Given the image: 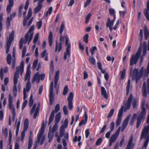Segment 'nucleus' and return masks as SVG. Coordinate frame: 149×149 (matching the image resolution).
<instances>
[{
	"mask_svg": "<svg viewBox=\"0 0 149 149\" xmlns=\"http://www.w3.org/2000/svg\"><path fill=\"white\" fill-rule=\"evenodd\" d=\"M34 25H32L28 32L25 35L24 41L25 44H26L28 42V44H29L32 40L33 34V31H34Z\"/></svg>",
	"mask_w": 149,
	"mask_h": 149,
	"instance_id": "nucleus-6",
	"label": "nucleus"
},
{
	"mask_svg": "<svg viewBox=\"0 0 149 149\" xmlns=\"http://www.w3.org/2000/svg\"><path fill=\"white\" fill-rule=\"evenodd\" d=\"M91 16V14L90 13H88L86 16L85 18V24H87L88 22L89 19Z\"/></svg>",
	"mask_w": 149,
	"mask_h": 149,
	"instance_id": "nucleus-47",
	"label": "nucleus"
},
{
	"mask_svg": "<svg viewBox=\"0 0 149 149\" xmlns=\"http://www.w3.org/2000/svg\"><path fill=\"white\" fill-rule=\"evenodd\" d=\"M54 111L53 110L50 116L48 123L49 125H50L53 121L54 118Z\"/></svg>",
	"mask_w": 149,
	"mask_h": 149,
	"instance_id": "nucleus-28",
	"label": "nucleus"
},
{
	"mask_svg": "<svg viewBox=\"0 0 149 149\" xmlns=\"http://www.w3.org/2000/svg\"><path fill=\"white\" fill-rule=\"evenodd\" d=\"M42 7V4L38 3V6L36 7L34 10V13H38L41 9Z\"/></svg>",
	"mask_w": 149,
	"mask_h": 149,
	"instance_id": "nucleus-24",
	"label": "nucleus"
},
{
	"mask_svg": "<svg viewBox=\"0 0 149 149\" xmlns=\"http://www.w3.org/2000/svg\"><path fill=\"white\" fill-rule=\"evenodd\" d=\"M29 122L28 119H26L24 122V131H26L29 127Z\"/></svg>",
	"mask_w": 149,
	"mask_h": 149,
	"instance_id": "nucleus-25",
	"label": "nucleus"
},
{
	"mask_svg": "<svg viewBox=\"0 0 149 149\" xmlns=\"http://www.w3.org/2000/svg\"><path fill=\"white\" fill-rule=\"evenodd\" d=\"M8 106L9 109L12 111V113H16L15 108L14 107L12 103L8 104Z\"/></svg>",
	"mask_w": 149,
	"mask_h": 149,
	"instance_id": "nucleus-38",
	"label": "nucleus"
},
{
	"mask_svg": "<svg viewBox=\"0 0 149 149\" xmlns=\"http://www.w3.org/2000/svg\"><path fill=\"white\" fill-rule=\"evenodd\" d=\"M143 13L146 19L149 21V0L147 2V9H144Z\"/></svg>",
	"mask_w": 149,
	"mask_h": 149,
	"instance_id": "nucleus-15",
	"label": "nucleus"
},
{
	"mask_svg": "<svg viewBox=\"0 0 149 149\" xmlns=\"http://www.w3.org/2000/svg\"><path fill=\"white\" fill-rule=\"evenodd\" d=\"M133 97V95L131 94L127 101V103L125 105L124 110V112H126L127 110L129 109H130Z\"/></svg>",
	"mask_w": 149,
	"mask_h": 149,
	"instance_id": "nucleus-12",
	"label": "nucleus"
},
{
	"mask_svg": "<svg viewBox=\"0 0 149 149\" xmlns=\"http://www.w3.org/2000/svg\"><path fill=\"white\" fill-rule=\"evenodd\" d=\"M142 93L143 96L146 97L147 94L146 92V82H144L142 87Z\"/></svg>",
	"mask_w": 149,
	"mask_h": 149,
	"instance_id": "nucleus-22",
	"label": "nucleus"
},
{
	"mask_svg": "<svg viewBox=\"0 0 149 149\" xmlns=\"http://www.w3.org/2000/svg\"><path fill=\"white\" fill-rule=\"evenodd\" d=\"M81 139V136H79L78 137H77V136H75V137L74 139L73 140V141L74 142H76L77 141L79 142L78 143V146L79 147L81 144V143L80 142H79Z\"/></svg>",
	"mask_w": 149,
	"mask_h": 149,
	"instance_id": "nucleus-31",
	"label": "nucleus"
},
{
	"mask_svg": "<svg viewBox=\"0 0 149 149\" xmlns=\"http://www.w3.org/2000/svg\"><path fill=\"white\" fill-rule=\"evenodd\" d=\"M88 34H86L84 35L83 37V40L86 43H88Z\"/></svg>",
	"mask_w": 149,
	"mask_h": 149,
	"instance_id": "nucleus-43",
	"label": "nucleus"
},
{
	"mask_svg": "<svg viewBox=\"0 0 149 149\" xmlns=\"http://www.w3.org/2000/svg\"><path fill=\"white\" fill-rule=\"evenodd\" d=\"M97 49V48L96 47L94 46L92 47L90 50L91 54L93 55L94 54V51Z\"/></svg>",
	"mask_w": 149,
	"mask_h": 149,
	"instance_id": "nucleus-61",
	"label": "nucleus"
},
{
	"mask_svg": "<svg viewBox=\"0 0 149 149\" xmlns=\"http://www.w3.org/2000/svg\"><path fill=\"white\" fill-rule=\"evenodd\" d=\"M102 141V138H99L98 140L96 141L95 144L96 145L98 146L100 145Z\"/></svg>",
	"mask_w": 149,
	"mask_h": 149,
	"instance_id": "nucleus-63",
	"label": "nucleus"
},
{
	"mask_svg": "<svg viewBox=\"0 0 149 149\" xmlns=\"http://www.w3.org/2000/svg\"><path fill=\"white\" fill-rule=\"evenodd\" d=\"M39 38V34L37 33L33 41L34 44H35Z\"/></svg>",
	"mask_w": 149,
	"mask_h": 149,
	"instance_id": "nucleus-57",
	"label": "nucleus"
},
{
	"mask_svg": "<svg viewBox=\"0 0 149 149\" xmlns=\"http://www.w3.org/2000/svg\"><path fill=\"white\" fill-rule=\"evenodd\" d=\"M50 66L51 71L53 72L54 71V65L53 61L52 60H51L50 61Z\"/></svg>",
	"mask_w": 149,
	"mask_h": 149,
	"instance_id": "nucleus-53",
	"label": "nucleus"
},
{
	"mask_svg": "<svg viewBox=\"0 0 149 149\" xmlns=\"http://www.w3.org/2000/svg\"><path fill=\"white\" fill-rule=\"evenodd\" d=\"M24 62L22 61L21 63L20 66H18L16 67V71L15 72L14 76V86L13 87V91L14 93H17V88L16 85L17 84L18 81V79L19 77V72L21 75H22L24 71Z\"/></svg>",
	"mask_w": 149,
	"mask_h": 149,
	"instance_id": "nucleus-2",
	"label": "nucleus"
},
{
	"mask_svg": "<svg viewBox=\"0 0 149 149\" xmlns=\"http://www.w3.org/2000/svg\"><path fill=\"white\" fill-rule=\"evenodd\" d=\"M145 99H143L142 101L141 105L142 111L137 119L136 128H138L140 126L142 121L144 120L146 116V109L144 107L145 104Z\"/></svg>",
	"mask_w": 149,
	"mask_h": 149,
	"instance_id": "nucleus-3",
	"label": "nucleus"
},
{
	"mask_svg": "<svg viewBox=\"0 0 149 149\" xmlns=\"http://www.w3.org/2000/svg\"><path fill=\"white\" fill-rule=\"evenodd\" d=\"M12 19L11 18H9V17H8L7 18L6 20V25L7 28H9L10 25V21H11Z\"/></svg>",
	"mask_w": 149,
	"mask_h": 149,
	"instance_id": "nucleus-40",
	"label": "nucleus"
},
{
	"mask_svg": "<svg viewBox=\"0 0 149 149\" xmlns=\"http://www.w3.org/2000/svg\"><path fill=\"white\" fill-rule=\"evenodd\" d=\"M120 130V127H119L116 131L115 133L113 134L111 136L109 140V146H111L112 143H114L118 137Z\"/></svg>",
	"mask_w": 149,
	"mask_h": 149,
	"instance_id": "nucleus-10",
	"label": "nucleus"
},
{
	"mask_svg": "<svg viewBox=\"0 0 149 149\" xmlns=\"http://www.w3.org/2000/svg\"><path fill=\"white\" fill-rule=\"evenodd\" d=\"M141 52V46L135 55H133L130 60V65L132 66L134 64H136L138 61V59Z\"/></svg>",
	"mask_w": 149,
	"mask_h": 149,
	"instance_id": "nucleus-7",
	"label": "nucleus"
},
{
	"mask_svg": "<svg viewBox=\"0 0 149 149\" xmlns=\"http://www.w3.org/2000/svg\"><path fill=\"white\" fill-rule=\"evenodd\" d=\"M12 6H11L9 4L7 6L6 10L8 13L9 14L10 12L11 11V8Z\"/></svg>",
	"mask_w": 149,
	"mask_h": 149,
	"instance_id": "nucleus-55",
	"label": "nucleus"
},
{
	"mask_svg": "<svg viewBox=\"0 0 149 149\" xmlns=\"http://www.w3.org/2000/svg\"><path fill=\"white\" fill-rule=\"evenodd\" d=\"M88 60L91 64L94 65L95 64V60L93 57L89 56Z\"/></svg>",
	"mask_w": 149,
	"mask_h": 149,
	"instance_id": "nucleus-32",
	"label": "nucleus"
},
{
	"mask_svg": "<svg viewBox=\"0 0 149 149\" xmlns=\"http://www.w3.org/2000/svg\"><path fill=\"white\" fill-rule=\"evenodd\" d=\"M43 134L42 133H39L38 134L37 136V140L36 141L35 143H36L37 144L40 142L41 138Z\"/></svg>",
	"mask_w": 149,
	"mask_h": 149,
	"instance_id": "nucleus-39",
	"label": "nucleus"
},
{
	"mask_svg": "<svg viewBox=\"0 0 149 149\" xmlns=\"http://www.w3.org/2000/svg\"><path fill=\"white\" fill-rule=\"evenodd\" d=\"M32 133V132L31 131L30 132V136H29L28 143V149H31L33 143L32 139L31 138Z\"/></svg>",
	"mask_w": 149,
	"mask_h": 149,
	"instance_id": "nucleus-27",
	"label": "nucleus"
},
{
	"mask_svg": "<svg viewBox=\"0 0 149 149\" xmlns=\"http://www.w3.org/2000/svg\"><path fill=\"white\" fill-rule=\"evenodd\" d=\"M30 72H26L24 78L25 81L27 80V82L29 81L30 78Z\"/></svg>",
	"mask_w": 149,
	"mask_h": 149,
	"instance_id": "nucleus-33",
	"label": "nucleus"
},
{
	"mask_svg": "<svg viewBox=\"0 0 149 149\" xmlns=\"http://www.w3.org/2000/svg\"><path fill=\"white\" fill-rule=\"evenodd\" d=\"M38 59H36L33 62V66H32V68H33V70H34L36 69V68L37 66V65L38 63Z\"/></svg>",
	"mask_w": 149,
	"mask_h": 149,
	"instance_id": "nucleus-45",
	"label": "nucleus"
},
{
	"mask_svg": "<svg viewBox=\"0 0 149 149\" xmlns=\"http://www.w3.org/2000/svg\"><path fill=\"white\" fill-rule=\"evenodd\" d=\"M33 95H31L30 97V98L29 100V107H31L33 104Z\"/></svg>",
	"mask_w": 149,
	"mask_h": 149,
	"instance_id": "nucleus-44",
	"label": "nucleus"
},
{
	"mask_svg": "<svg viewBox=\"0 0 149 149\" xmlns=\"http://www.w3.org/2000/svg\"><path fill=\"white\" fill-rule=\"evenodd\" d=\"M147 71L146 69H144L143 67H142L140 70V71L138 72V70L136 68L134 69L133 72V73L132 74L133 77L136 79V82L138 83L139 80L141 79V77L144 74L145 77H147L146 76Z\"/></svg>",
	"mask_w": 149,
	"mask_h": 149,
	"instance_id": "nucleus-4",
	"label": "nucleus"
},
{
	"mask_svg": "<svg viewBox=\"0 0 149 149\" xmlns=\"http://www.w3.org/2000/svg\"><path fill=\"white\" fill-rule=\"evenodd\" d=\"M133 141V137L131 136L125 149H133L134 144L132 143Z\"/></svg>",
	"mask_w": 149,
	"mask_h": 149,
	"instance_id": "nucleus-16",
	"label": "nucleus"
},
{
	"mask_svg": "<svg viewBox=\"0 0 149 149\" xmlns=\"http://www.w3.org/2000/svg\"><path fill=\"white\" fill-rule=\"evenodd\" d=\"M63 126L61 127L60 128V131L59 133V135L61 137H62L64 135L65 132V128H63Z\"/></svg>",
	"mask_w": 149,
	"mask_h": 149,
	"instance_id": "nucleus-37",
	"label": "nucleus"
},
{
	"mask_svg": "<svg viewBox=\"0 0 149 149\" xmlns=\"http://www.w3.org/2000/svg\"><path fill=\"white\" fill-rule=\"evenodd\" d=\"M12 57L10 54H8L6 57V61L8 64L10 65L11 63Z\"/></svg>",
	"mask_w": 149,
	"mask_h": 149,
	"instance_id": "nucleus-35",
	"label": "nucleus"
},
{
	"mask_svg": "<svg viewBox=\"0 0 149 149\" xmlns=\"http://www.w3.org/2000/svg\"><path fill=\"white\" fill-rule=\"evenodd\" d=\"M131 80L130 79L128 80L127 86L126 88V95H128L129 93V91L130 87Z\"/></svg>",
	"mask_w": 149,
	"mask_h": 149,
	"instance_id": "nucleus-30",
	"label": "nucleus"
},
{
	"mask_svg": "<svg viewBox=\"0 0 149 149\" xmlns=\"http://www.w3.org/2000/svg\"><path fill=\"white\" fill-rule=\"evenodd\" d=\"M65 38L66 40H65V45L67 46L66 51L65 52L64 56V59L65 60L67 58V56H68L69 57L70 56V48L71 47V45L70 42H69V39L68 37L67 36H65Z\"/></svg>",
	"mask_w": 149,
	"mask_h": 149,
	"instance_id": "nucleus-8",
	"label": "nucleus"
},
{
	"mask_svg": "<svg viewBox=\"0 0 149 149\" xmlns=\"http://www.w3.org/2000/svg\"><path fill=\"white\" fill-rule=\"evenodd\" d=\"M124 108V106H122L119 111L118 115V119L116 123L117 126H119L121 123Z\"/></svg>",
	"mask_w": 149,
	"mask_h": 149,
	"instance_id": "nucleus-11",
	"label": "nucleus"
},
{
	"mask_svg": "<svg viewBox=\"0 0 149 149\" xmlns=\"http://www.w3.org/2000/svg\"><path fill=\"white\" fill-rule=\"evenodd\" d=\"M48 55V53H47L46 50H45L42 52L41 54V56L42 58H44L45 56Z\"/></svg>",
	"mask_w": 149,
	"mask_h": 149,
	"instance_id": "nucleus-52",
	"label": "nucleus"
},
{
	"mask_svg": "<svg viewBox=\"0 0 149 149\" xmlns=\"http://www.w3.org/2000/svg\"><path fill=\"white\" fill-rule=\"evenodd\" d=\"M31 88V84L30 81L27 82L26 88H24L23 90V99L24 101L23 102L22 109L23 110L26 107L27 103V100H26L27 97L26 92H29Z\"/></svg>",
	"mask_w": 149,
	"mask_h": 149,
	"instance_id": "nucleus-5",
	"label": "nucleus"
},
{
	"mask_svg": "<svg viewBox=\"0 0 149 149\" xmlns=\"http://www.w3.org/2000/svg\"><path fill=\"white\" fill-rule=\"evenodd\" d=\"M113 23L114 22L111 20L109 17H108L106 22V25L107 27L112 26L113 25Z\"/></svg>",
	"mask_w": 149,
	"mask_h": 149,
	"instance_id": "nucleus-29",
	"label": "nucleus"
},
{
	"mask_svg": "<svg viewBox=\"0 0 149 149\" xmlns=\"http://www.w3.org/2000/svg\"><path fill=\"white\" fill-rule=\"evenodd\" d=\"M114 123L113 122H112L111 123L109 127L110 131L112 132L113 130H114Z\"/></svg>",
	"mask_w": 149,
	"mask_h": 149,
	"instance_id": "nucleus-59",
	"label": "nucleus"
},
{
	"mask_svg": "<svg viewBox=\"0 0 149 149\" xmlns=\"http://www.w3.org/2000/svg\"><path fill=\"white\" fill-rule=\"evenodd\" d=\"M52 11V7H50L49 8L48 11H47L46 13L45 14V16L46 17H47L48 15V14L49 15L51 14Z\"/></svg>",
	"mask_w": 149,
	"mask_h": 149,
	"instance_id": "nucleus-48",
	"label": "nucleus"
},
{
	"mask_svg": "<svg viewBox=\"0 0 149 149\" xmlns=\"http://www.w3.org/2000/svg\"><path fill=\"white\" fill-rule=\"evenodd\" d=\"M64 27V24L63 23L62 24L60 28L59 33L61 34L60 38V42H61L62 43H63L64 40V37L62 36V33L63 31Z\"/></svg>",
	"mask_w": 149,
	"mask_h": 149,
	"instance_id": "nucleus-17",
	"label": "nucleus"
},
{
	"mask_svg": "<svg viewBox=\"0 0 149 149\" xmlns=\"http://www.w3.org/2000/svg\"><path fill=\"white\" fill-rule=\"evenodd\" d=\"M36 104H34L33 105L30 112V114H32L35 111V110L36 108Z\"/></svg>",
	"mask_w": 149,
	"mask_h": 149,
	"instance_id": "nucleus-54",
	"label": "nucleus"
},
{
	"mask_svg": "<svg viewBox=\"0 0 149 149\" xmlns=\"http://www.w3.org/2000/svg\"><path fill=\"white\" fill-rule=\"evenodd\" d=\"M101 94L106 99L108 98V95L107 94L106 91L105 90V88L102 87L101 88Z\"/></svg>",
	"mask_w": 149,
	"mask_h": 149,
	"instance_id": "nucleus-23",
	"label": "nucleus"
},
{
	"mask_svg": "<svg viewBox=\"0 0 149 149\" xmlns=\"http://www.w3.org/2000/svg\"><path fill=\"white\" fill-rule=\"evenodd\" d=\"M146 140L144 142L143 146L142 148V149H146L148 146V143L149 141V139L146 138Z\"/></svg>",
	"mask_w": 149,
	"mask_h": 149,
	"instance_id": "nucleus-36",
	"label": "nucleus"
},
{
	"mask_svg": "<svg viewBox=\"0 0 149 149\" xmlns=\"http://www.w3.org/2000/svg\"><path fill=\"white\" fill-rule=\"evenodd\" d=\"M42 24V22L41 21H40L37 22V25L38 29H39L41 28Z\"/></svg>",
	"mask_w": 149,
	"mask_h": 149,
	"instance_id": "nucleus-64",
	"label": "nucleus"
},
{
	"mask_svg": "<svg viewBox=\"0 0 149 149\" xmlns=\"http://www.w3.org/2000/svg\"><path fill=\"white\" fill-rule=\"evenodd\" d=\"M14 31H13L10 34L9 36V39L7 40L6 42V52L7 54H8L9 52L10 45L14 39Z\"/></svg>",
	"mask_w": 149,
	"mask_h": 149,
	"instance_id": "nucleus-9",
	"label": "nucleus"
},
{
	"mask_svg": "<svg viewBox=\"0 0 149 149\" xmlns=\"http://www.w3.org/2000/svg\"><path fill=\"white\" fill-rule=\"evenodd\" d=\"M120 22H121L120 21V19H118V21H117L115 25L113 27V29L114 30H116L117 29L118 26V25L119 23H120Z\"/></svg>",
	"mask_w": 149,
	"mask_h": 149,
	"instance_id": "nucleus-60",
	"label": "nucleus"
},
{
	"mask_svg": "<svg viewBox=\"0 0 149 149\" xmlns=\"http://www.w3.org/2000/svg\"><path fill=\"white\" fill-rule=\"evenodd\" d=\"M45 127V125H44V121H43L41 126V131L39 133H42V134H43L44 131Z\"/></svg>",
	"mask_w": 149,
	"mask_h": 149,
	"instance_id": "nucleus-56",
	"label": "nucleus"
},
{
	"mask_svg": "<svg viewBox=\"0 0 149 149\" xmlns=\"http://www.w3.org/2000/svg\"><path fill=\"white\" fill-rule=\"evenodd\" d=\"M60 109V105L59 104H57L55 107L54 113H57Z\"/></svg>",
	"mask_w": 149,
	"mask_h": 149,
	"instance_id": "nucleus-50",
	"label": "nucleus"
},
{
	"mask_svg": "<svg viewBox=\"0 0 149 149\" xmlns=\"http://www.w3.org/2000/svg\"><path fill=\"white\" fill-rule=\"evenodd\" d=\"M61 117V113L60 112L58 113L55 116V123L51 128V126L49 127V130L48 134V138L49 139L48 142H50L52 140L53 136L54 133L56 132L58 129V123L60 121Z\"/></svg>",
	"mask_w": 149,
	"mask_h": 149,
	"instance_id": "nucleus-1",
	"label": "nucleus"
},
{
	"mask_svg": "<svg viewBox=\"0 0 149 149\" xmlns=\"http://www.w3.org/2000/svg\"><path fill=\"white\" fill-rule=\"evenodd\" d=\"M23 38H22L19 42V49H21L22 47L23 46Z\"/></svg>",
	"mask_w": 149,
	"mask_h": 149,
	"instance_id": "nucleus-58",
	"label": "nucleus"
},
{
	"mask_svg": "<svg viewBox=\"0 0 149 149\" xmlns=\"http://www.w3.org/2000/svg\"><path fill=\"white\" fill-rule=\"evenodd\" d=\"M48 41L50 46H52L53 42V35L51 31L50 32L48 37Z\"/></svg>",
	"mask_w": 149,
	"mask_h": 149,
	"instance_id": "nucleus-26",
	"label": "nucleus"
},
{
	"mask_svg": "<svg viewBox=\"0 0 149 149\" xmlns=\"http://www.w3.org/2000/svg\"><path fill=\"white\" fill-rule=\"evenodd\" d=\"M3 133L5 135L6 138L8 135V129L7 128H5L4 130H3Z\"/></svg>",
	"mask_w": 149,
	"mask_h": 149,
	"instance_id": "nucleus-62",
	"label": "nucleus"
},
{
	"mask_svg": "<svg viewBox=\"0 0 149 149\" xmlns=\"http://www.w3.org/2000/svg\"><path fill=\"white\" fill-rule=\"evenodd\" d=\"M68 86L66 85L64 89L63 90V95H66L68 91Z\"/></svg>",
	"mask_w": 149,
	"mask_h": 149,
	"instance_id": "nucleus-51",
	"label": "nucleus"
},
{
	"mask_svg": "<svg viewBox=\"0 0 149 149\" xmlns=\"http://www.w3.org/2000/svg\"><path fill=\"white\" fill-rule=\"evenodd\" d=\"M114 111V110L113 109H112L110 110L107 116V118H109L112 116L113 114Z\"/></svg>",
	"mask_w": 149,
	"mask_h": 149,
	"instance_id": "nucleus-46",
	"label": "nucleus"
},
{
	"mask_svg": "<svg viewBox=\"0 0 149 149\" xmlns=\"http://www.w3.org/2000/svg\"><path fill=\"white\" fill-rule=\"evenodd\" d=\"M68 125V119H65L64 120L63 124L62 125L61 127L63 126V128H65L67 127Z\"/></svg>",
	"mask_w": 149,
	"mask_h": 149,
	"instance_id": "nucleus-42",
	"label": "nucleus"
},
{
	"mask_svg": "<svg viewBox=\"0 0 149 149\" xmlns=\"http://www.w3.org/2000/svg\"><path fill=\"white\" fill-rule=\"evenodd\" d=\"M73 98V94L71 92L69 94L68 98V108L70 110H72L73 108L72 101Z\"/></svg>",
	"mask_w": 149,
	"mask_h": 149,
	"instance_id": "nucleus-13",
	"label": "nucleus"
},
{
	"mask_svg": "<svg viewBox=\"0 0 149 149\" xmlns=\"http://www.w3.org/2000/svg\"><path fill=\"white\" fill-rule=\"evenodd\" d=\"M40 81L39 74L38 72H37L34 76L32 80V83H33L36 81L38 83H39Z\"/></svg>",
	"mask_w": 149,
	"mask_h": 149,
	"instance_id": "nucleus-20",
	"label": "nucleus"
},
{
	"mask_svg": "<svg viewBox=\"0 0 149 149\" xmlns=\"http://www.w3.org/2000/svg\"><path fill=\"white\" fill-rule=\"evenodd\" d=\"M86 112V111H85L84 115L83 116V120H81L79 124V126H81L83 125H85L86 123L88 118V116Z\"/></svg>",
	"mask_w": 149,
	"mask_h": 149,
	"instance_id": "nucleus-18",
	"label": "nucleus"
},
{
	"mask_svg": "<svg viewBox=\"0 0 149 149\" xmlns=\"http://www.w3.org/2000/svg\"><path fill=\"white\" fill-rule=\"evenodd\" d=\"M62 43L61 42H60L58 44L57 42H56V46L55 49V52H56L57 51L59 52L61 51L62 48Z\"/></svg>",
	"mask_w": 149,
	"mask_h": 149,
	"instance_id": "nucleus-19",
	"label": "nucleus"
},
{
	"mask_svg": "<svg viewBox=\"0 0 149 149\" xmlns=\"http://www.w3.org/2000/svg\"><path fill=\"white\" fill-rule=\"evenodd\" d=\"M137 114L136 113H134L132 116V119L130 122V125H132L134 122L135 118Z\"/></svg>",
	"mask_w": 149,
	"mask_h": 149,
	"instance_id": "nucleus-34",
	"label": "nucleus"
},
{
	"mask_svg": "<svg viewBox=\"0 0 149 149\" xmlns=\"http://www.w3.org/2000/svg\"><path fill=\"white\" fill-rule=\"evenodd\" d=\"M63 111L65 115H66L68 113V109L66 105L64 106L63 108Z\"/></svg>",
	"mask_w": 149,
	"mask_h": 149,
	"instance_id": "nucleus-49",
	"label": "nucleus"
},
{
	"mask_svg": "<svg viewBox=\"0 0 149 149\" xmlns=\"http://www.w3.org/2000/svg\"><path fill=\"white\" fill-rule=\"evenodd\" d=\"M137 103L138 102H137L136 99H134L133 100L132 103V106L133 107V109H135L137 108Z\"/></svg>",
	"mask_w": 149,
	"mask_h": 149,
	"instance_id": "nucleus-41",
	"label": "nucleus"
},
{
	"mask_svg": "<svg viewBox=\"0 0 149 149\" xmlns=\"http://www.w3.org/2000/svg\"><path fill=\"white\" fill-rule=\"evenodd\" d=\"M131 116V115L130 114L123 121L122 125V128L121 129V132L123 131L126 127L128 123L129 120Z\"/></svg>",
	"mask_w": 149,
	"mask_h": 149,
	"instance_id": "nucleus-14",
	"label": "nucleus"
},
{
	"mask_svg": "<svg viewBox=\"0 0 149 149\" xmlns=\"http://www.w3.org/2000/svg\"><path fill=\"white\" fill-rule=\"evenodd\" d=\"M60 72L59 70L56 71L54 78V85L56 86L57 84Z\"/></svg>",
	"mask_w": 149,
	"mask_h": 149,
	"instance_id": "nucleus-21",
	"label": "nucleus"
}]
</instances>
